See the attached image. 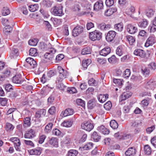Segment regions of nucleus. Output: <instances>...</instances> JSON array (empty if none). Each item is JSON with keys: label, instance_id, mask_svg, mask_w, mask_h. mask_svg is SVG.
I'll return each mask as SVG.
<instances>
[{"label": "nucleus", "instance_id": "44", "mask_svg": "<svg viewBox=\"0 0 156 156\" xmlns=\"http://www.w3.org/2000/svg\"><path fill=\"white\" fill-rule=\"evenodd\" d=\"M12 28L9 25L6 26L3 30L4 32L6 34L10 33L12 31Z\"/></svg>", "mask_w": 156, "mask_h": 156}, {"label": "nucleus", "instance_id": "48", "mask_svg": "<svg viewBox=\"0 0 156 156\" xmlns=\"http://www.w3.org/2000/svg\"><path fill=\"white\" fill-rule=\"evenodd\" d=\"M11 54L13 57H16L19 55V52L18 49L17 48H13L12 50Z\"/></svg>", "mask_w": 156, "mask_h": 156}, {"label": "nucleus", "instance_id": "52", "mask_svg": "<svg viewBox=\"0 0 156 156\" xmlns=\"http://www.w3.org/2000/svg\"><path fill=\"white\" fill-rule=\"evenodd\" d=\"M104 108L107 110H109L112 107V104L110 101H108L104 105Z\"/></svg>", "mask_w": 156, "mask_h": 156}, {"label": "nucleus", "instance_id": "34", "mask_svg": "<svg viewBox=\"0 0 156 156\" xmlns=\"http://www.w3.org/2000/svg\"><path fill=\"white\" fill-rule=\"evenodd\" d=\"M91 61L88 59L83 60L82 62V66L86 69L87 68V66L91 63Z\"/></svg>", "mask_w": 156, "mask_h": 156}, {"label": "nucleus", "instance_id": "4", "mask_svg": "<svg viewBox=\"0 0 156 156\" xmlns=\"http://www.w3.org/2000/svg\"><path fill=\"white\" fill-rule=\"evenodd\" d=\"M116 34L117 33L113 30L109 31L105 37L106 40L108 42H112L115 39Z\"/></svg>", "mask_w": 156, "mask_h": 156}, {"label": "nucleus", "instance_id": "49", "mask_svg": "<svg viewBox=\"0 0 156 156\" xmlns=\"http://www.w3.org/2000/svg\"><path fill=\"white\" fill-rule=\"evenodd\" d=\"M108 60L109 63L112 64H115L116 63V58L115 55H113L111 57L108 58Z\"/></svg>", "mask_w": 156, "mask_h": 156}, {"label": "nucleus", "instance_id": "62", "mask_svg": "<svg viewBox=\"0 0 156 156\" xmlns=\"http://www.w3.org/2000/svg\"><path fill=\"white\" fill-rule=\"evenodd\" d=\"M114 3V0H106L105 4L107 6L110 7L112 6Z\"/></svg>", "mask_w": 156, "mask_h": 156}, {"label": "nucleus", "instance_id": "58", "mask_svg": "<svg viewBox=\"0 0 156 156\" xmlns=\"http://www.w3.org/2000/svg\"><path fill=\"white\" fill-rule=\"evenodd\" d=\"M113 82L114 83L117 84L119 86H121L122 85V81L121 79L114 78L113 79Z\"/></svg>", "mask_w": 156, "mask_h": 156}, {"label": "nucleus", "instance_id": "43", "mask_svg": "<svg viewBox=\"0 0 156 156\" xmlns=\"http://www.w3.org/2000/svg\"><path fill=\"white\" fill-rule=\"evenodd\" d=\"M144 153L147 155H149L151 153V149L148 145H146L144 146Z\"/></svg>", "mask_w": 156, "mask_h": 156}, {"label": "nucleus", "instance_id": "37", "mask_svg": "<svg viewBox=\"0 0 156 156\" xmlns=\"http://www.w3.org/2000/svg\"><path fill=\"white\" fill-rule=\"evenodd\" d=\"M110 126L113 129H115L118 128V124L115 120H112L110 122Z\"/></svg>", "mask_w": 156, "mask_h": 156}, {"label": "nucleus", "instance_id": "7", "mask_svg": "<svg viewBox=\"0 0 156 156\" xmlns=\"http://www.w3.org/2000/svg\"><path fill=\"white\" fill-rule=\"evenodd\" d=\"M10 140L14 143L15 141H17V142L14 144V147L16 150L18 151H21L20 146L21 143L20 140L18 137H12L10 139Z\"/></svg>", "mask_w": 156, "mask_h": 156}, {"label": "nucleus", "instance_id": "12", "mask_svg": "<svg viewBox=\"0 0 156 156\" xmlns=\"http://www.w3.org/2000/svg\"><path fill=\"white\" fill-rule=\"evenodd\" d=\"M156 42L155 37L153 36H150L147 39L145 46L147 47L153 45Z\"/></svg>", "mask_w": 156, "mask_h": 156}, {"label": "nucleus", "instance_id": "45", "mask_svg": "<svg viewBox=\"0 0 156 156\" xmlns=\"http://www.w3.org/2000/svg\"><path fill=\"white\" fill-rule=\"evenodd\" d=\"M2 14L3 16H6L10 13V11L7 7H4L2 10Z\"/></svg>", "mask_w": 156, "mask_h": 156}, {"label": "nucleus", "instance_id": "63", "mask_svg": "<svg viewBox=\"0 0 156 156\" xmlns=\"http://www.w3.org/2000/svg\"><path fill=\"white\" fill-rule=\"evenodd\" d=\"M5 90L7 92L10 91L13 89L12 86L9 84H7L5 85Z\"/></svg>", "mask_w": 156, "mask_h": 156}, {"label": "nucleus", "instance_id": "20", "mask_svg": "<svg viewBox=\"0 0 156 156\" xmlns=\"http://www.w3.org/2000/svg\"><path fill=\"white\" fill-rule=\"evenodd\" d=\"M42 149L40 147H37L36 148L30 150L29 152L30 155H40L42 151Z\"/></svg>", "mask_w": 156, "mask_h": 156}, {"label": "nucleus", "instance_id": "30", "mask_svg": "<svg viewBox=\"0 0 156 156\" xmlns=\"http://www.w3.org/2000/svg\"><path fill=\"white\" fill-rule=\"evenodd\" d=\"M31 119L30 117H26L24 119L23 126L24 127H29L31 124Z\"/></svg>", "mask_w": 156, "mask_h": 156}, {"label": "nucleus", "instance_id": "55", "mask_svg": "<svg viewBox=\"0 0 156 156\" xmlns=\"http://www.w3.org/2000/svg\"><path fill=\"white\" fill-rule=\"evenodd\" d=\"M28 43L30 45L36 46L37 43V40L35 39H30Z\"/></svg>", "mask_w": 156, "mask_h": 156}, {"label": "nucleus", "instance_id": "18", "mask_svg": "<svg viewBox=\"0 0 156 156\" xmlns=\"http://www.w3.org/2000/svg\"><path fill=\"white\" fill-rule=\"evenodd\" d=\"M58 138L55 137H52L49 140V144L55 147H58Z\"/></svg>", "mask_w": 156, "mask_h": 156}, {"label": "nucleus", "instance_id": "31", "mask_svg": "<svg viewBox=\"0 0 156 156\" xmlns=\"http://www.w3.org/2000/svg\"><path fill=\"white\" fill-rule=\"evenodd\" d=\"M126 38L130 45H132L134 44L135 42L134 37L132 36L128 35L126 36Z\"/></svg>", "mask_w": 156, "mask_h": 156}, {"label": "nucleus", "instance_id": "29", "mask_svg": "<svg viewBox=\"0 0 156 156\" xmlns=\"http://www.w3.org/2000/svg\"><path fill=\"white\" fill-rule=\"evenodd\" d=\"M73 124V121L69 119L65 120L62 123L61 125L63 126L66 127H70Z\"/></svg>", "mask_w": 156, "mask_h": 156}, {"label": "nucleus", "instance_id": "11", "mask_svg": "<svg viewBox=\"0 0 156 156\" xmlns=\"http://www.w3.org/2000/svg\"><path fill=\"white\" fill-rule=\"evenodd\" d=\"M35 136V132L33 129H32L27 131L24 135V138L28 139H31Z\"/></svg>", "mask_w": 156, "mask_h": 156}, {"label": "nucleus", "instance_id": "19", "mask_svg": "<svg viewBox=\"0 0 156 156\" xmlns=\"http://www.w3.org/2000/svg\"><path fill=\"white\" fill-rule=\"evenodd\" d=\"M136 152V150L133 147L129 148L125 152V154L126 156H135Z\"/></svg>", "mask_w": 156, "mask_h": 156}, {"label": "nucleus", "instance_id": "27", "mask_svg": "<svg viewBox=\"0 0 156 156\" xmlns=\"http://www.w3.org/2000/svg\"><path fill=\"white\" fill-rule=\"evenodd\" d=\"M96 101L93 99H91L89 100L87 103V106L88 109H93L95 107Z\"/></svg>", "mask_w": 156, "mask_h": 156}, {"label": "nucleus", "instance_id": "2", "mask_svg": "<svg viewBox=\"0 0 156 156\" xmlns=\"http://www.w3.org/2000/svg\"><path fill=\"white\" fill-rule=\"evenodd\" d=\"M58 72L59 73L57 79L58 81H62L63 80L66 78L69 75V73L66 70H64L61 66H58L57 68Z\"/></svg>", "mask_w": 156, "mask_h": 156}, {"label": "nucleus", "instance_id": "59", "mask_svg": "<svg viewBox=\"0 0 156 156\" xmlns=\"http://www.w3.org/2000/svg\"><path fill=\"white\" fill-rule=\"evenodd\" d=\"M148 68L154 70L156 69V64L154 62H151L148 65Z\"/></svg>", "mask_w": 156, "mask_h": 156}, {"label": "nucleus", "instance_id": "39", "mask_svg": "<svg viewBox=\"0 0 156 156\" xmlns=\"http://www.w3.org/2000/svg\"><path fill=\"white\" fill-rule=\"evenodd\" d=\"M90 86H96L98 84V82L93 78H90L88 81Z\"/></svg>", "mask_w": 156, "mask_h": 156}, {"label": "nucleus", "instance_id": "13", "mask_svg": "<svg viewBox=\"0 0 156 156\" xmlns=\"http://www.w3.org/2000/svg\"><path fill=\"white\" fill-rule=\"evenodd\" d=\"M103 8V4L102 1H99L97 2L94 5V10L98 11Z\"/></svg>", "mask_w": 156, "mask_h": 156}, {"label": "nucleus", "instance_id": "14", "mask_svg": "<svg viewBox=\"0 0 156 156\" xmlns=\"http://www.w3.org/2000/svg\"><path fill=\"white\" fill-rule=\"evenodd\" d=\"M111 51L110 48L108 46H107L100 51L99 54L101 55L106 56L110 53Z\"/></svg>", "mask_w": 156, "mask_h": 156}, {"label": "nucleus", "instance_id": "50", "mask_svg": "<svg viewBox=\"0 0 156 156\" xmlns=\"http://www.w3.org/2000/svg\"><path fill=\"white\" fill-rule=\"evenodd\" d=\"M76 102L78 105L81 106L83 107H84L85 106V101L81 99H77Z\"/></svg>", "mask_w": 156, "mask_h": 156}, {"label": "nucleus", "instance_id": "35", "mask_svg": "<svg viewBox=\"0 0 156 156\" xmlns=\"http://www.w3.org/2000/svg\"><path fill=\"white\" fill-rule=\"evenodd\" d=\"M38 7V5L37 4L32 5L29 6V9L30 11L34 12L37 10Z\"/></svg>", "mask_w": 156, "mask_h": 156}, {"label": "nucleus", "instance_id": "22", "mask_svg": "<svg viewBox=\"0 0 156 156\" xmlns=\"http://www.w3.org/2000/svg\"><path fill=\"white\" fill-rule=\"evenodd\" d=\"M46 113V110L45 109H40L37 110L36 112L35 117L36 118L39 119L40 118L41 115L44 116Z\"/></svg>", "mask_w": 156, "mask_h": 156}, {"label": "nucleus", "instance_id": "56", "mask_svg": "<svg viewBox=\"0 0 156 156\" xmlns=\"http://www.w3.org/2000/svg\"><path fill=\"white\" fill-rule=\"evenodd\" d=\"M44 56L46 58L52 60V58H54V55L53 54H49L48 53H46L44 55Z\"/></svg>", "mask_w": 156, "mask_h": 156}, {"label": "nucleus", "instance_id": "33", "mask_svg": "<svg viewBox=\"0 0 156 156\" xmlns=\"http://www.w3.org/2000/svg\"><path fill=\"white\" fill-rule=\"evenodd\" d=\"M91 50L90 47H87L83 48L82 50L81 53L83 55L90 54L91 53Z\"/></svg>", "mask_w": 156, "mask_h": 156}, {"label": "nucleus", "instance_id": "10", "mask_svg": "<svg viewBox=\"0 0 156 156\" xmlns=\"http://www.w3.org/2000/svg\"><path fill=\"white\" fill-rule=\"evenodd\" d=\"M12 81L14 83L21 84L24 81V80L22 79L20 74H18L13 77Z\"/></svg>", "mask_w": 156, "mask_h": 156}, {"label": "nucleus", "instance_id": "23", "mask_svg": "<svg viewBox=\"0 0 156 156\" xmlns=\"http://www.w3.org/2000/svg\"><path fill=\"white\" fill-rule=\"evenodd\" d=\"M101 137V136L96 131H94L91 135V138L95 142L99 141Z\"/></svg>", "mask_w": 156, "mask_h": 156}, {"label": "nucleus", "instance_id": "9", "mask_svg": "<svg viewBox=\"0 0 156 156\" xmlns=\"http://www.w3.org/2000/svg\"><path fill=\"white\" fill-rule=\"evenodd\" d=\"M26 61L31 69H34L37 66V64L36 62L31 58H27L26 59Z\"/></svg>", "mask_w": 156, "mask_h": 156}, {"label": "nucleus", "instance_id": "3", "mask_svg": "<svg viewBox=\"0 0 156 156\" xmlns=\"http://www.w3.org/2000/svg\"><path fill=\"white\" fill-rule=\"evenodd\" d=\"M101 36L102 33L99 31L96 30L90 32L89 34V38L92 41L99 40L101 38Z\"/></svg>", "mask_w": 156, "mask_h": 156}, {"label": "nucleus", "instance_id": "47", "mask_svg": "<svg viewBox=\"0 0 156 156\" xmlns=\"http://www.w3.org/2000/svg\"><path fill=\"white\" fill-rule=\"evenodd\" d=\"M37 49L35 48H31L29 50V55L31 56H35L37 55Z\"/></svg>", "mask_w": 156, "mask_h": 156}, {"label": "nucleus", "instance_id": "41", "mask_svg": "<svg viewBox=\"0 0 156 156\" xmlns=\"http://www.w3.org/2000/svg\"><path fill=\"white\" fill-rule=\"evenodd\" d=\"M62 81H58V79H57V80L56 81L57 87L61 90L63 89V88L65 87V86L62 83Z\"/></svg>", "mask_w": 156, "mask_h": 156}, {"label": "nucleus", "instance_id": "17", "mask_svg": "<svg viewBox=\"0 0 156 156\" xmlns=\"http://www.w3.org/2000/svg\"><path fill=\"white\" fill-rule=\"evenodd\" d=\"M97 130L104 135H108L110 133L109 130L102 125L98 126L97 128Z\"/></svg>", "mask_w": 156, "mask_h": 156}, {"label": "nucleus", "instance_id": "57", "mask_svg": "<svg viewBox=\"0 0 156 156\" xmlns=\"http://www.w3.org/2000/svg\"><path fill=\"white\" fill-rule=\"evenodd\" d=\"M67 92L70 94H74L77 92V90L74 87H68L67 88Z\"/></svg>", "mask_w": 156, "mask_h": 156}, {"label": "nucleus", "instance_id": "28", "mask_svg": "<svg viewBox=\"0 0 156 156\" xmlns=\"http://www.w3.org/2000/svg\"><path fill=\"white\" fill-rule=\"evenodd\" d=\"M132 93L129 92H124L121 95L120 101H122L129 98L131 96Z\"/></svg>", "mask_w": 156, "mask_h": 156}, {"label": "nucleus", "instance_id": "40", "mask_svg": "<svg viewBox=\"0 0 156 156\" xmlns=\"http://www.w3.org/2000/svg\"><path fill=\"white\" fill-rule=\"evenodd\" d=\"M155 11L151 9L147 10L146 13V16L148 18L152 17L154 16Z\"/></svg>", "mask_w": 156, "mask_h": 156}, {"label": "nucleus", "instance_id": "36", "mask_svg": "<svg viewBox=\"0 0 156 156\" xmlns=\"http://www.w3.org/2000/svg\"><path fill=\"white\" fill-rule=\"evenodd\" d=\"M53 124L52 123L50 122L48 123L45 126L44 131L45 133H48L51 131Z\"/></svg>", "mask_w": 156, "mask_h": 156}, {"label": "nucleus", "instance_id": "38", "mask_svg": "<svg viewBox=\"0 0 156 156\" xmlns=\"http://www.w3.org/2000/svg\"><path fill=\"white\" fill-rule=\"evenodd\" d=\"M78 153V152L76 150H70L68 151L67 156H76Z\"/></svg>", "mask_w": 156, "mask_h": 156}, {"label": "nucleus", "instance_id": "46", "mask_svg": "<svg viewBox=\"0 0 156 156\" xmlns=\"http://www.w3.org/2000/svg\"><path fill=\"white\" fill-rule=\"evenodd\" d=\"M14 126L11 124L7 122L5 125V129L7 131L12 130L14 128Z\"/></svg>", "mask_w": 156, "mask_h": 156}, {"label": "nucleus", "instance_id": "60", "mask_svg": "<svg viewBox=\"0 0 156 156\" xmlns=\"http://www.w3.org/2000/svg\"><path fill=\"white\" fill-rule=\"evenodd\" d=\"M55 95L54 94L51 95L48 99V104H52L55 100Z\"/></svg>", "mask_w": 156, "mask_h": 156}, {"label": "nucleus", "instance_id": "61", "mask_svg": "<svg viewBox=\"0 0 156 156\" xmlns=\"http://www.w3.org/2000/svg\"><path fill=\"white\" fill-rule=\"evenodd\" d=\"M130 75V69H126L124 71L123 73V76L125 78H128Z\"/></svg>", "mask_w": 156, "mask_h": 156}, {"label": "nucleus", "instance_id": "53", "mask_svg": "<svg viewBox=\"0 0 156 156\" xmlns=\"http://www.w3.org/2000/svg\"><path fill=\"white\" fill-rule=\"evenodd\" d=\"M116 54L119 56H121L123 54L122 48L121 46H119L117 48L116 50Z\"/></svg>", "mask_w": 156, "mask_h": 156}, {"label": "nucleus", "instance_id": "24", "mask_svg": "<svg viewBox=\"0 0 156 156\" xmlns=\"http://www.w3.org/2000/svg\"><path fill=\"white\" fill-rule=\"evenodd\" d=\"M108 98V95L106 94L105 95L101 94L99 95L98 98V101L101 103L105 102Z\"/></svg>", "mask_w": 156, "mask_h": 156}, {"label": "nucleus", "instance_id": "64", "mask_svg": "<svg viewBox=\"0 0 156 156\" xmlns=\"http://www.w3.org/2000/svg\"><path fill=\"white\" fill-rule=\"evenodd\" d=\"M141 71L142 73L144 75L149 74L150 73V69L146 67L144 69H142Z\"/></svg>", "mask_w": 156, "mask_h": 156}, {"label": "nucleus", "instance_id": "25", "mask_svg": "<svg viewBox=\"0 0 156 156\" xmlns=\"http://www.w3.org/2000/svg\"><path fill=\"white\" fill-rule=\"evenodd\" d=\"M114 29L116 31L121 32L123 29V24L121 22L114 25Z\"/></svg>", "mask_w": 156, "mask_h": 156}, {"label": "nucleus", "instance_id": "6", "mask_svg": "<svg viewBox=\"0 0 156 156\" xmlns=\"http://www.w3.org/2000/svg\"><path fill=\"white\" fill-rule=\"evenodd\" d=\"M83 30V27L80 25H77L73 29L72 34L74 37L78 36L81 34Z\"/></svg>", "mask_w": 156, "mask_h": 156}, {"label": "nucleus", "instance_id": "32", "mask_svg": "<svg viewBox=\"0 0 156 156\" xmlns=\"http://www.w3.org/2000/svg\"><path fill=\"white\" fill-rule=\"evenodd\" d=\"M148 24V21L146 19H143L142 21L138 23V26L143 28H145Z\"/></svg>", "mask_w": 156, "mask_h": 156}, {"label": "nucleus", "instance_id": "51", "mask_svg": "<svg viewBox=\"0 0 156 156\" xmlns=\"http://www.w3.org/2000/svg\"><path fill=\"white\" fill-rule=\"evenodd\" d=\"M57 73L56 71L55 70H51L49 71L47 73V76L50 78L51 77L56 75Z\"/></svg>", "mask_w": 156, "mask_h": 156}, {"label": "nucleus", "instance_id": "42", "mask_svg": "<svg viewBox=\"0 0 156 156\" xmlns=\"http://www.w3.org/2000/svg\"><path fill=\"white\" fill-rule=\"evenodd\" d=\"M93 145V143H89L83 147L82 148V149H83V150H84L91 149L92 148Z\"/></svg>", "mask_w": 156, "mask_h": 156}, {"label": "nucleus", "instance_id": "8", "mask_svg": "<svg viewBox=\"0 0 156 156\" xmlns=\"http://www.w3.org/2000/svg\"><path fill=\"white\" fill-rule=\"evenodd\" d=\"M126 29L127 31L130 34H134L138 31L137 28L131 24H129L126 26Z\"/></svg>", "mask_w": 156, "mask_h": 156}, {"label": "nucleus", "instance_id": "26", "mask_svg": "<svg viewBox=\"0 0 156 156\" xmlns=\"http://www.w3.org/2000/svg\"><path fill=\"white\" fill-rule=\"evenodd\" d=\"M52 2L50 0H43L42 4L43 7L45 8H48L51 6Z\"/></svg>", "mask_w": 156, "mask_h": 156}, {"label": "nucleus", "instance_id": "15", "mask_svg": "<svg viewBox=\"0 0 156 156\" xmlns=\"http://www.w3.org/2000/svg\"><path fill=\"white\" fill-rule=\"evenodd\" d=\"M133 53L135 55L139 56L142 58L145 57L146 55L145 51L141 49H135Z\"/></svg>", "mask_w": 156, "mask_h": 156}, {"label": "nucleus", "instance_id": "54", "mask_svg": "<svg viewBox=\"0 0 156 156\" xmlns=\"http://www.w3.org/2000/svg\"><path fill=\"white\" fill-rule=\"evenodd\" d=\"M52 134L56 136H62L61 132L58 129H53L52 131Z\"/></svg>", "mask_w": 156, "mask_h": 156}, {"label": "nucleus", "instance_id": "1", "mask_svg": "<svg viewBox=\"0 0 156 156\" xmlns=\"http://www.w3.org/2000/svg\"><path fill=\"white\" fill-rule=\"evenodd\" d=\"M52 13L56 16H61L64 14L62 11V6L61 5H57L51 8Z\"/></svg>", "mask_w": 156, "mask_h": 156}, {"label": "nucleus", "instance_id": "21", "mask_svg": "<svg viewBox=\"0 0 156 156\" xmlns=\"http://www.w3.org/2000/svg\"><path fill=\"white\" fill-rule=\"evenodd\" d=\"M116 11L117 9L115 7L110 8L105 11V15L106 16H109Z\"/></svg>", "mask_w": 156, "mask_h": 156}, {"label": "nucleus", "instance_id": "5", "mask_svg": "<svg viewBox=\"0 0 156 156\" xmlns=\"http://www.w3.org/2000/svg\"><path fill=\"white\" fill-rule=\"evenodd\" d=\"M82 128L85 130L90 132L94 128L93 125L90 122H84L81 125Z\"/></svg>", "mask_w": 156, "mask_h": 156}, {"label": "nucleus", "instance_id": "16", "mask_svg": "<svg viewBox=\"0 0 156 156\" xmlns=\"http://www.w3.org/2000/svg\"><path fill=\"white\" fill-rule=\"evenodd\" d=\"M74 113V110L72 108H68L64 111H62L60 114V115L62 117L66 116L68 115H73Z\"/></svg>", "mask_w": 156, "mask_h": 156}]
</instances>
